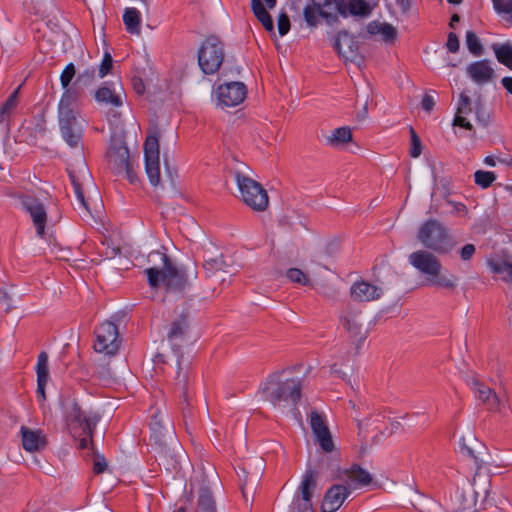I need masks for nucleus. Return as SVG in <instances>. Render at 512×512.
<instances>
[{
  "label": "nucleus",
  "mask_w": 512,
  "mask_h": 512,
  "mask_svg": "<svg viewBox=\"0 0 512 512\" xmlns=\"http://www.w3.org/2000/svg\"><path fill=\"white\" fill-rule=\"evenodd\" d=\"M149 267L144 270L149 286L153 289L164 286L167 292L180 293L185 291L197 278L194 266L178 267L167 254L152 251L148 254Z\"/></svg>",
  "instance_id": "1"
},
{
  "label": "nucleus",
  "mask_w": 512,
  "mask_h": 512,
  "mask_svg": "<svg viewBox=\"0 0 512 512\" xmlns=\"http://www.w3.org/2000/svg\"><path fill=\"white\" fill-rule=\"evenodd\" d=\"M58 125L62 139L71 149L76 150L81 159V168L86 169L83 148L84 124L80 119L73 91L61 96L58 104Z\"/></svg>",
  "instance_id": "2"
},
{
  "label": "nucleus",
  "mask_w": 512,
  "mask_h": 512,
  "mask_svg": "<svg viewBox=\"0 0 512 512\" xmlns=\"http://www.w3.org/2000/svg\"><path fill=\"white\" fill-rule=\"evenodd\" d=\"M302 380L286 378L285 371L274 373L261 387L266 401L274 406H295L301 398Z\"/></svg>",
  "instance_id": "3"
},
{
  "label": "nucleus",
  "mask_w": 512,
  "mask_h": 512,
  "mask_svg": "<svg viewBox=\"0 0 512 512\" xmlns=\"http://www.w3.org/2000/svg\"><path fill=\"white\" fill-rule=\"evenodd\" d=\"M408 262L420 273L429 277L430 285L445 289H454L457 286L458 277L448 271L442 272L440 260L426 250L411 253Z\"/></svg>",
  "instance_id": "4"
},
{
  "label": "nucleus",
  "mask_w": 512,
  "mask_h": 512,
  "mask_svg": "<svg viewBox=\"0 0 512 512\" xmlns=\"http://www.w3.org/2000/svg\"><path fill=\"white\" fill-rule=\"evenodd\" d=\"M62 407L66 424L72 435H76L79 430L87 435L93 433L100 419L97 413L82 411L75 399L72 398L64 399L62 401Z\"/></svg>",
  "instance_id": "5"
},
{
  "label": "nucleus",
  "mask_w": 512,
  "mask_h": 512,
  "mask_svg": "<svg viewBox=\"0 0 512 512\" xmlns=\"http://www.w3.org/2000/svg\"><path fill=\"white\" fill-rule=\"evenodd\" d=\"M417 237L426 248L438 253H448L454 247L446 229L436 220L426 221L420 227Z\"/></svg>",
  "instance_id": "6"
},
{
  "label": "nucleus",
  "mask_w": 512,
  "mask_h": 512,
  "mask_svg": "<svg viewBox=\"0 0 512 512\" xmlns=\"http://www.w3.org/2000/svg\"><path fill=\"white\" fill-rule=\"evenodd\" d=\"M303 15L309 26H316L317 16L330 24L337 20L338 15L347 16L345 0H312V5L304 8Z\"/></svg>",
  "instance_id": "7"
},
{
  "label": "nucleus",
  "mask_w": 512,
  "mask_h": 512,
  "mask_svg": "<svg viewBox=\"0 0 512 512\" xmlns=\"http://www.w3.org/2000/svg\"><path fill=\"white\" fill-rule=\"evenodd\" d=\"M234 177L243 202L255 211H264L269 203L266 190L241 172H235Z\"/></svg>",
  "instance_id": "8"
},
{
  "label": "nucleus",
  "mask_w": 512,
  "mask_h": 512,
  "mask_svg": "<svg viewBox=\"0 0 512 512\" xmlns=\"http://www.w3.org/2000/svg\"><path fill=\"white\" fill-rule=\"evenodd\" d=\"M224 60V45L215 36L205 39L198 50V64L203 73L215 74Z\"/></svg>",
  "instance_id": "9"
},
{
  "label": "nucleus",
  "mask_w": 512,
  "mask_h": 512,
  "mask_svg": "<svg viewBox=\"0 0 512 512\" xmlns=\"http://www.w3.org/2000/svg\"><path fill=\"white\" fill-rule=\"evenodd\" d=\"M326 460L327 459L325 457L321 458L319 464L320 471L326 469L327 471L330 472V475L332 477H335L334 473L337 472V477L339 479L344 480L347 484L353 486L354 488L369 485L372 481L371 474L357 464H354L350 468L341 471L339 468V461L337 458L333 457L331 461L326 466H324Z\"/></svg>",
  "instance_id": "10"
},
{
  "label": "nucleus",
  "mask_w": 512,
  "mask_h": 512,
  "mask_svg": "<svg viewBox=\"0 0 512 512\" xmlns=\"http://www.w3.org/2000/svg\"><path fill=\"white\" fill-rule=\"evenodd\" d=\"M94 349L105 355H115L120 347L119 332L117 326L109 321L103 322L95 331Z\"/></svg>",
  "instance_id": "11"
},
{
  "label": "nucleus",
  "mask_w": 512,
  "mask_h": 512,
  "mask_svg": "<svg viewBox=\"0 0 512 512\" xmlns=\"http://www.w3.org/2000/svg\"><path fill=\"white\" fill-rule=\"evenodd\" d=\"M19 199L22 208L29 214L32 220L36 235L39 238H44L46 234L45 229L48 224L47 209L44 203L29 194H22L19 196Z\"/></svg>",
  "instance_id": "12"
},
{
  "label": "nucleus",
  "mask_w": 512,
  "mask_h": 512,
  "mask_svg": "<svg viewBox=\"0 0 512 512\" xmlns=\"http://www.w3.org/2000/svg\"><path fill=\"white\" fill-rule=\"evenodd\" d=\"M247 88L243 82L232 81L219 85L214 95L217 106L221 108L235 107L242 103L246 97Z\"/></svg>",
  "instance_id": "13"
},
{
  "label": "nucleus",
  "mask_w": 512,
  "mask_h": 512,
  "mask_svg": "<svg viewBox=\"0 0 512 512\" xmlns=\"http://www.w3.org/2000/svg\"><path fill=\"white\" fill-rule=\"evenodd\" d=\"M145 170L151 185L160 183L159 140L155 134L149 135L144 143Z\"/></svg>",
  "instance_id": "14"
},
{
  "label": "nucleus",
  "mask_w": 512,
  "mask_h": 512,
  "mask_svg": "<svg viewBox=\"0 0 512 512\" xmlns=\"http://www.w3.org/2000/svg\"><path fill=\"white\" fill-rule=\"evenodd\" d=\"M109 168L116 175L124 172L132 161L130 160L129 149L120 138H112L106 153Z\"/></svg>",
  "instance_id": "15"
},
{
  "label": "nucleus",
  "mask_w": 512,
  "mask_h": 512,
  "mask_svg": "<svg viewBox=\"0 0 512 512\" xmlns=\"http://www.w3.org/2000/svg\"><path fill=\"white\" fill-rule=\"evenodd\" d=\"M471 389L474 396L482 401L490 411L504 413L506 411V396L500 397L496 395L488 386L481 383L478 379L473 378L471 383Z\"/></svg>",
  "instance_id": "16"
},
{
  "label": "nucleus",
  "mask_w": 512,
  "mask_h": 512,
  "mask_svg": "<svg viewBox=\"0 0 512 512\" xmlns=\"http://www.w3.org/2000/svg\"><path fill=\"white\" fill-rule=\"evenodd\" d=\"M310 425L315 436V440L325 453H332L335 450V444L332 439L330 430L326 424L325 416L312 411L310 414Z\"/></svg>",
  "instance_id": "17"
},
{
  "label": "nucleus",
  "mask_w": 512,
  "mask_h": 512,
  "mask_svg": "<svg viewBox=\"0 0 512 512\" xmlns=\"http://www.w3.org/2000/svg\"><path fill=\"white\" fill-rule=\"evenodd\" d=\"M351 494L349 487L341 484L331 486L325 493L322 504V512H335L337 511L347 497Z\"/></svg>",
  "instance_id": "18"
},
{
  "label": "nucleus",
  "mask_w": 512,
  "mask_h": 512,
  "mask_svg": "<svg viewBox=\"0 0 512 512\" xmlns=\"http://www.w3.org/2000/svg\"><path fill=\"white\" fill-rule=\"evenodd\" d=\"M317 485V471L311 468H308L302 478L301 484L299 486V491L301 493V500L297 499L296 503L302 511H307L311 509V499L313 493L316 489Z\"/></svg>",
  "instance_id": "19"
},
{
  "label": "nucleus",
  "mask_w": 512,
  "mask_h": 512,
  "mask_svg": "<svg viewBox=\"0 0 512 512\" xmlns=\"http://www.w3.org/2000/svg\"><path fill=\"white\" fill-rule=\"evenodd\" d=\"M466 73L468 77L477 85H485L495 78V71L491 61L487 59L478 60L467 66Z\"/></svg>",
  "instance_id": "20"
},
{
  "label": "nucleus",
  "mask_w": 512,
  "mask_h": 512,
  "mask_svg": "<svg viewBox=\"0 0 512 512\" xmlns=\"http://www.w3.org/2000/svg\"><path fill=\"white\" fill-rule=\"evenodd\" d=\"M341 323L349 333L350 338L354 339L359 346L367 337V332L363 330V322L360 311L350 309L341 318Z\"/></svg>",
  "instance_id": "21"
},
{
  "label": "nucleus",
  "mask_w": 512,
  "mask_h": 512,
  "mask_svg": "<svg viewBox=\"0 0 512 512\" xmlns=\"http://www.w3.org/2000/svg\"><path fill=\"white\" fill-rule=\"evenodd\" d=\"M20 433L22 445L26 451L38 452L46 448L47 438L42 430L21 426Z\"/></svg>",
  "instance_id": "22"
},
{
  "label": "nucleus",
  "mask_w": 512,
  "mask_h": 512,
  "mask_svg": "<svg viewBox=\"0 0 512 512\" xmlns=\"http://www.w3.org/2000/svg\"><path fill=\"white\" fill-rule=\"evenodd\" d=\"M350 294L355 301L367 302L379 299L383 294V289L361 280L351 286Z\"/></svg>",
  "instance_id": "23"
},
{
  "label": "nucleus",
  "mask_w": 512,
  "mask_h": 512,
  "mask_svg": "<svg viewBox=\"0 0 512 512\" xmlns=\"http://www.w3.org/2000/svg\"><path fill=\"white\" fill-rule=\"evenodd\" d=\"M334 48L338 54L347 61L354 62L358 58V46L356 41L346 32L338 34Z\"/></svg>",
  "instance_id": "24"
},
{
  "label": "nucleus",
  "mask_w": 512,
  "mask_h": 512,
  "mask_svg": "<svg viewBox=\"0 0 512 512\" xmlns=\"http://www.w3.org/2000/svg\"><path fill=\"white\" fill-rule=\"evenodd\" d=\"M473 111L472 102L470 97L462 92L459 95V101L456 108L455 117L453 119V126H459L466 130L472 131L473 126L470 121L467 120V116Z\"/></svg>",
  "instance_id": "25"
},
{
  "label": "nucleus",
  "mask_w": 512,
  "mask_h": 512,
  "mask_svg": "<svg viewBox=\"0 0 512 512\" xmlns=\"http://www.w3.org/2000/svg\"><path fill=\"white\" fill-rule=\"evenodd\" d=\"M37 394L42 400L45 399V386L49 379L48 355L41 352L38 356L37 365Z\"/></svg>",
  "instance_id": "26"
},
{
  "label": "nucleus",
  "mask_w": 512,
  "mask_h": 512,
  "mask_svg": "<svg viewBox=\"0 0 512 512\" xmlns=\"http://www.w3.org/2000/svg\"><path fill=\"white\" fill-rule=\"evenodd\" d=\"M367 32L371 35H379L385 42H392L397 37V30L394 26L379 21L370 22L367 25Z\"/></svg>",
  "instance_id": "27"
},
{
  "label": "nucleus",
  "mask_w": 512,
  "mask_h": 512,
  "mask_svg": "<svg viewBox=\"0 0 512 512\" xmlns=\"http://www.w3.org/2000/svg\"><path fill=\"white\" fill-rule=\"evenodd\" d=\"M76 75V68L73 63H69L63 69L60 75V83L64 92L62 95H65L67 92L73 91L75 93V103H78L79 100V89L76 86V81L71 85L73 78Z\"/></svg>",
  "instance_id": "28"
},
{
  "label": "nucleus",
  "mask_w": 512,
  "mask_h": 512,
  "mask_svg": "<svg viewBox=\"0 0 512 512\" xmlns=\"http://www.w3.org/2000/svg\"><path fill=\"white\" fill-rule=\"evenodd\" d=\"M95 99L99 103H103L112 107H120L123 103L121 94L107 86H101L95 92Z\"/></svg>",
  "instance_id": "29"
},
{
  "label": "nucleus",
  "mask_w": 512,
  "mask_h": 512,
  "mask_svg": "<svg viewBox=\"0 0 512 512\" xmlns=\"http://www.w3.org/2000/svg\"><path fill=\"white\" fill-rule=\"evenodd\" d=\"M251 9L255 17L261 22L263 27L272 32L274 30L273 20L265 9L261 0H251Z\"/></svg>",
  "instance_id": "30"
},
{
  "label": "nucleus",
  "mask_w": 512,
  "mask_h": 512,
  "mask_svg": "<svg viewBox=\"0 0 512 512\" xmlns=\"http://www.w3.org/2000/svg\"><path fill=\"white\" fill-rule=\"evenodd\" d=\"M123 22L131 34L140 33V12L136 8H126L123 14Z\"/></svg>",
  "instance_id": "31"
},
{
  "label": "nucleus",
  "mask_w": 512,
  "mask_h": 512,
  "mask_svg": "<svg viewBox=\"0 0 512 512\" xmlns=\"http://www.w3.org/2000/svg\"><path fill=\"white\" fill-rule=\"evenodd\" d=\"M352 140V132L349 127H339L334 129L330 135L326 137V143L330 146L337 147Z\"/></svg>",
  "instance_id": "32"
},
{
  "label": "nucleus",
  "mask_w": 512,
  "mask_h": 512,
  "mask_svg": "<svg viewBox=\"0 0 512 512\" xmlns=\"http://www.w3.org/2000/svg\"><path fill=\"white\" fill-rule=\"evenodd\" d=\"M18 90L16 89L0 108V124L8 127L13 111L17 106Z\"/></svg>",
  "instance_id": "33"
},
{
  "label": "nucleus",
  "mask_w": 512,
  "mask_h": 512,
  "mask_svg": "<svg viewBox=\"0 0 512 512\" xmlns=\"http://www.w3.org/2000/svg\"><path fill=\"white\" fill-rule=\"evenodd\" d=\"M196 512H216L215 501L209 488L199 490Z\"/></svg>",
  "instance_id": "34"
},
{
  "label": "nucleus",
  "mask_w": 512,
  "mask_h": 512,
  "mask_svg": "<svg viewBox=\"0 0 512 512\" xmlns=\"http://www.w3.org/2000/svg\"><path fill=\"white\" fill-rule=\"evenodd\" d=\"M30 131V143H35L38 138H43L47 133L46 119L44 115H37L33 118L31 125L25 128Z\"/></svg>",
  "instance_id": "35"
},
{
  "label": "nucleus",
  "mask_w": 512,
  "mask_h": 512,
  "mask_svg": "<svg viewBox=\"0 0 512 512\" xmlns=\"http://www.w3.org/2000/svg\"><path fill=\"white\" fill-rule=\"evenodd\" d=\"M204 270L207 277L217 276L221 282L225 281L223 275L225 274V263L222 257L208 259L204 262Z\"/></svg>",
  "instance_id": "36"
},
{
  "label": "nucleus",
  "mask_w": 512,
  "mask_h": 512,
  "mask_svg": "<svg viewBox=\"0 0 512 512\" xmlns=\"http://www.w3.org/2000/svg\"><path fill=\"white\" fill-rule=\"evenodd\" d=\"M492 49L498 62L512 70V46L510 44H493Z\"/></svg>",
  "instance_id": "37"
},
{
  "label": "nucleus",
  "mask_w": 512,
  "mask_h": 512,
  "mask_svg": "<svg viewBox=\"0 0 512 512\" xmlns=\"http://www.w3.org/2000/svg\"><path fill=\"white\" fill-rule=\"evenodd\" d=\"M187 328L188 322L185 317L176 319L171 323V328L168 332V339L172 342L178 339H182L186 333Z\"/></svg>",
  "instance_id": "38"
},
{
  "label": "nucleus",
  "mask_w": 512,
  "mask_h": 512,
  "mask_svg": "<svg viewBox=\"0 0 512 512\" xmlns=\"http://www.w3.org/2000/svg\"><path fill=\"white\" fill-rule=\"evenodd\" d=\"M345 6L347 9V15L367 16L371 11L370 6L365 0H349L348 3L345 1Z\"/></svg>",
  "instance_id": "39"
},
{
  "label": "nucleus",
  "mask_w": 512,
  "mask_h": 512,
  "mask_svg": "<svg viewBox=\"0 0 512 512\" xmlns=\"http://www.w3.org/2000/svg\"><path fill=\"white\" fill-rule=\"evenodd\" d=\"M495 11L512 25V0H492Z\"/></svg>",
  "instance_id": "40"
},
{
  "label": "nucleus",
  "mask_w": 512,
  "mask_h": 512,
  "mask_svg": "<svg viewBox=\"0 0 512 512\" xmlns=\"http://www.w3.org/2000/svg\"><path fill=\"white\" fill-rule=\"evenodd\" d=\"M96 77L95 67L85 68L76 78V86L79 89V95L83 87H87L93 83Z\"/></svg>",
  "instance_id": "41"
},
{
  "label": "nucleus",
  "mask_w": 512,
  "mask_h": 512,
  "mask_svg": "<svg viewBox=\"0 0 512 512\" xmlns=\"http://www.w3.org/2000/svg\"><path fill=\"white\" fill-rule=\"evenodd\" d=\"M465 42L468 50L473 55L481 56L483 54V46L475 32L467 31L465 35Z\"/></svg>",
  "instance_id": "42"
},
{
  "label": "nucleus",
  "mask_w": 512,
  "mask_h": 512,
  "mask_svg": "<svg viewBox=\"0 0 512 512\" xmlns=\"http://www.w3.org/2000/svg\"><path fill=\"white\" fill-rule=\"evenodd\" d=\"M495 180L496 175L491 171L477 170L474 174L475 183L483 189L490 187Z\"/></svg>",
  "instance_id": "43"
},
{
  "label": "nucleus",
  "mask_w": 512,
  "mask_h": 512,
  "mask_svg": "<svg viewBox=\"0 0 512 512\" xmlns=\"http://www.w3.org/2000/svg\"><path fill=\"white\" fill-rule=\"evenodd\" d=\"M494 273L501 274L502 280L512 283V264L506 261L491 264Z\"/></svg>",
  "instance_id": "44"
},
{
  "label": "nucleus",
  "mask_w": 512,
  "mask_h": 512,
  "mask_svg": "<svg viewBox=\"0 0 512 512\" xmlns=\"http://www.w3.org/2000/svg\"><path fill=\"white\" fill-rule=\"evenodd\" d=\"M287 278L294 283L308 285L309 278L307 275L298 268H290L286 273Z\"/></svg>",
  "instance_id": "45"
},
{
  "label": "nucleus",
  "mask_w": 512,
  "mask_h": 512,
  "mask_svg": "<svg viewBox=\"0 0 512 512\" xmlns=\"http://www.w3.org/2000/svg\"><path fill=\"white\" fill-rule=\"evenodd\" d=\"M187 382L188 374L186 372H182L181 368L178 367L176 376V387L181 391L185 401H187Z\"/></svg>",
  "instance_id": "46"
},
{
  "label": "nucleus",
  "mask_w": 512,
  "mask_h": 512,
  "mask_svg": "<svg viewBox=\"0 0 512 512\" xmlns=\"http://www.w3.org/2000/svg\"><path fill=\"white\" fill-rule=\"evenodd\" d=\"M69 177L71 179V182H72V185H73V188H74V192L76 194V197H77L78 201L80 202V204L85 209H88L87 208V202H86L85 197H84V192H83V190L81 188V185L77 181L76 176H75L73 171H69Z\"/></svg>",
  "instance_id": "47"
},
{
  "label": "nucleus",
  "mask_w": 512,
  "mask_h": 512,
  "mask_svg": "<svg viewBox=\"0 0 512 512\" xmlns=\"http://www.w3.org/2000/svg\"><path fill=\"white\" fill-rule=\"evenodd\" d=\"M411 132V149L410 156L413 158H417L421 155L422 145L419 136L415 133L413 128H410Z\"/></svg>",
  "instance_id": "48"
},
{
  "label": "nucleus",
  "mask_w": 512,
  "mask_h": 512,
  "mask_svg": "<svg viewBox=\"0 0 512 512\" xmlns=\"http://www.w3.org/2000/svg\"><path fill=\"white\" fill-rule=\"evenodd\" d=\"M150 429L156 440H160L162 429V418L159 413H155L150 421Z\"/></svg>",
  "instance_id": "49"
},
{
  "label": "nucleus",
  "mask_w": 512,
  "mask_h": 512,
  "mask_svg": "<svg viewBox=\"0 0 512 512\" xmlns=\"http://www.w3.org/2000/svg\"><path fill=\"white\" fill-rule=\"evenodd\" d=\"M112 62H113V60H112L111 55L108 52H106L104 54L102 63L99 67V71H98L99 78H103L109 73V71L112 68Z\"/></svg>",
  "instance_id": "50"
},
{
  "label": "nucleus",
  "mask_w": 512,
  "mask_h": 512,
  "mask_svg": "<svg viewBox=\"0 0 512 512\" xmlns=\"http://www.w3.org/2000/svg\"><path fill=\"white\" fill-rule=\"evenodd\" d=\"M280 36L286 35L290 30V20L286 13H281L277 21Z\"/></svg>",
  "instance_id": "51"
},
{
  "label": "nucleus",
  "mask_w": 512,
  "mask_h": 512,
  "mask_svg": "<svg viewBox=\"0 0 512 512\" xmlns=\"http://www.w3.org/2000/svg\"><path fill=\"white\" fill-rule=\"evenodd\" d=\"M475 252H476L475 245L471 244V243H468V244L464 245L460 249L459 256H460L462 261H469V260L472 259V257L474 256Z\"/></svg>",
  "instance_id": "52"
},
{
  "label": "nucleus",
  "mask_w": 512,
  "mask_h": 512,
  "mask_svg": "<svg viewBox=\"0 0 512 512\" xmlns=\"http://www.w3.org/2000/svg\"><path fill=\"white\" fill-rule=\"evenodd\" d=\"M446 47L449 52L456 53L459 50L460 43L457 35L454 32H450L447 37Z\"/></svg>",
  "instance_id": "53"
},
{
  "label": "nucleus",
  "mask_w": 512,
  "mask_h": 512,
  "mask_svg": "<svg viewBox=\"0 0 512 512\" xmlns=\"http://www.w3.org/2000/svg\"><path fill=\"white\" fill-rule=\"evenodd\" d=\"M92 435H87L83 431L79 430L76 435H73L74 437H79V448L80 449H86L89 447V445L92 443Z\"/></svg>",
  "instance_id": "54"
},
{
  "label": "nucleus",
  "mask_w": 512,
  "mask_h": 512,
  "mask_svg": "<svg viewBox=\"0 0 512 512\" xmlns=\"http://www.w3.org/2000/svg\"><path fill=\"white\" fill-rule=\"evenodd\" d=\"M414 4V0H396V5L402 15H409L411 8Z\"/></svg>",
  "instance_id": "55"
},
{
  "label": "nucleus",
  "mask_w": 512,
  "mask_h": 512,
  "mask_svg": "<svg viewBox=\"0 0 512 512\" xmlns=\"http://www.w3.org/2000/svg\"><path fill=\"white\" fill-rule=\"evenodd\" d=\"M107 468L106 459L103 456L97 455L94 459L93 471L96 474L103 473Z\"/></svg>",
  "instance_id": "56"
},
{
  "label": "nucleus",
  "mask_w": 512,
  "mask_h": 512,
  "mask_svg": "<svg viewBox=\"0 0 512 512\" xmlns=\"http://www.w3.org/2000/svg\"><path fill=\"white\" fill-rule=\"evenodd\" d=\"M475 114H476V118L479 123H481L484 126L487 125L488 116L486 115V113L483 109V105L480 102H477L475 104Z\"/></svg>",
  "instance_id": "57"
},
{
  "label": "nucleus",
  "mask_w": 512,
  "mask_h": 512,
  "mask_svg": "<svg viewBox=\"0 0 512 512\" xmlns=\"http://www.w3.org/2000/svg\"><path fill=\"white\" fill-rule=\"evenodd\" d=\"M435 105V100L431 95L425 94L422 101H421V107L426 112H431L433 107Z\"/></svg>",
  "instance_id": "58"
},
{
  "label": "nucleus",
  "mask_w": 512,
  "mask_h": 512,
  "mask_svg": "<svg viewBox=\"0 0 512 512\" xmlns=\"http://www.w3.org/2000/svg\"><path fill=\"white\" fill-rule=\"evenodd\" d=\"M123 173L126 174V177L130 183H132V184L138 183V176H137L136 172L134 171L132 162L130 164H128V167L124 169Z\"/></svg>",
  "instance_id": "59"
},
{
  "label": "nucleus",
  "mask_w": 512,
  "mask_h": 512,
  "mask_svg": "<svg viewBox=\"0 0 512 512\" xmlns=\"http://www.w3.org/2000/svg\"><path fill=\"white\" fill-rule=\"evenodd\" d=\"M501 84L507 90L508 93L512 94V77H503L501 80Z\"/></svg>",
  "instance_id": "60"
},
{
  "label": "nucleus",
  "mask_w": 512,
  "mask_h": 512,
  "mask_svg": "<svg viewBox=\"0 0 512 512\" xmlns=\"http://www.w3.org/2000/svg\"><path fill=\"white\" fill-rule=\"evenodd\" d=\"M484 163L488 166H495L496 165V161H495V158L493 156H486L484 158Z\"/></svg>",
  "instance_id": "61"
},
{
  "label": "nucleus",
  "mask_w": 512,
  "mask_h": 512,
  "mask_svg": "<svg viewBox=\"0 0 512 512\" xmlns=\"http://www.w3.org/2000/svg\"><path fill=\"white\" fill-rule=\"evenodd\" d=\"M464 449H465L467 455L472 457L474 459L475 463L478 464V457L474 454L473 450L466 446L464 447Z\"/></svg>",
  "instance_id": "62"
},
{
  "label": "nucleus",
  "mask_w": 512,
  "mask_h": 512,
  "mask_svg": "<svg viewBox=\"0 0 512 512\" xmlns=\"http://www.w3.org/2000/svg\"><path fill=\"white\" fill-rule=\"evenodd\" d=\"M261 2H265V4L267 5V7L269 9H272L276 6V3H277V0H261Z\"/></svg>",
  "instance_id": "63"
},
{
  "label": "nucleus",
  "mask_w": 512,
  "mask_h": 512,
  "mask_svg": "<svg viewBox=\"0 0 512 512\" xmlns=\"http://www.w3.org/2000/svg\"><path fill=\"white\" fill-rule=\"evenodd\" d=\"M459 16L457 14H454L452 17H451V21H450V27L454 28V23L458 22L459 21Z\"/></svg>",
  "instance_id": "64"
}]
</instances>
